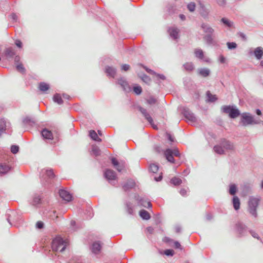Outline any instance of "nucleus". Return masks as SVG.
<instances>
[{
  "label": "nucleus",
  "mask_w": 263,
  "mask_h": 263,
  "mask_svg": "<svg viewBox=\"0 0 263 263\" xmlns=\"http://www.w3.org/2000/svg\"><path fill=\"white\" fill-rule=\"evenodd\" d=\"M40 175L42 184L45 188L50 190L54 186H56L57 188L59 186H60V183H55L57 179L53 169L51 168L42 169Z\"/></svg>",
  "instance_id": "f257e3e1"
},
{
  "label": "nucleus",
  "mask_w": 263,
  "mask_h": 263,
  "mask_svg": "<svg viewBox=\"0 0 263 263\" xmlns=\"http://www.w3.org/2000/svg\"><path fill=\"white\" fill-rule=\"evenodd\" d=\"M52 250L56 253H62L66 249V240L58 235L53 238L51 242Z\"/></svg>",
  "instance_id": "f03ea898"
},
{
  "label": "nucleus",
  "mask_w": 263,
  "mask_h": 263,
  "mask_svg": "<svg viewBox=\"0 0 263 263\" xmlns=\"http://www.w3.org/2000/svg\"><path fill=\"white\" fill-rule=\"evenodd\" d=\"M260 200L259 197H250L248 201V211L254 217H257V209Z\"/></svg>",
  "instance_id": "7ed1b4c3"
},
{
  "label": "nucleus",
  "mask_w": 263,
  "mask_h": 263,
  "mask_svg": "<svg viewBox=\"0 0 263 263\" xmlns=\"http://www.w3.org/2000/svg\"><path fill=\"white\" fill-rule=\"evenodd\" d=\"M223 112L228 114L231 118H236L240 115L239 110L234 106H223L221 107Z\"/></svg>",
  "instance_id": "20e7f679"
},
{
  "label": "nucleus",
  "mask_w": 263,
  "mask_h": 263,
  "mask_svg": "<svg viewBox=\"0 0 263 263\" xmlns=\"http://www.w3.org/2000/svg\"><path fill=\"white\" fill-rule=\"evenodd\" d=\"M240 123L244 126L249 125L255 124L257 122L254 120V117L250 114L244 112L241 115Z\"/></svg>",
  "instance_id": "39448f33"
},
{
  "label": "nucleus",
  "mask_w": 263,
  "mask_h": 263,
  "mask_svg": "<svg viewBox=\"0 0 263 263\" xmlns=\"http://www.w3.org/2000/svg\"><path fill=\"white\" fill-rule=\"evenodd\" d=\"M164 156L168 162L174 163L175 162V160L174 158V156L176 157H179L180 154L178 149L175 148L173 149H171L170 148H167L164 152Z\"/></svg>",
  "instance_id": "423d86ee"
},
{
  "label": "nucleus",
  "mask_w": 263,
  "mask_h": 263,
  "mask_svg": "<svg viewBox=\"0 0 263 263\" xmlns=\"http://www.w3.org/2000/svg\"><path fill=\"white\" fill-rule=\"evenodd\" d=\"M182 112L184 117L188 122L192 124L196 123L197 118L194 116V114L192 113L188 108H184Z\"/></svg>",
  "instance_id": "0eeeda50"
},
{
  "label": "nucleus",
  "mask_w": 263,
  "mask_h": 263,
  "mask_svg": "<svg viewBox=\"0 0 263 263\" xmlns=\"http://www.w3.org/2000/svg\"><path fill=\"white\" fill-rule=\"evenodd\" d=\"M10 213H7V221L9 222V223L12 226V222H16L17 221H18V216H17V214L16 213V212L15 211H10Z\"/></svg>",
  "instance_id": "6e6552de"
},
{
  "label": "nucleus",
  "mask_w": 263,
  "mask_h": 263,
  "mask_svg": "<svg viewBox=\"0 0 263 263\" xmlns=\"http://www.w3.org/2000/svg\"><path fill=\"white\" fill-rule=\"evenodd\" d=\"M220 144L222 146L223 149L226 151H233L234 150V145L229 141L226 139L221 140Z\"/></svg>",
  "instance_id": "1a4fd4ad"
},
{
  "label": "nucleus",
  "mask_w": 263,
  "mask_h": 263,
  "mask_svg": "<svg viewBox=\"0 0 263 263\" xmlns=\"http://www.w3.org/2000/svg\"><path fill=\"white\" fill-rule=\"evenodd\" d=\"M138 110L141 112L147 121L151 124L153 125V119L150 115L147 112L146 109L139 106L137 107Z\"/></svg>",
  "instance_id": "9d476101"
},
{
  "label": "nucleus",
  "mask_w": 263,
  "mask_h": 263,
  "mask_svg": "<svg viewBox=\"0 0 263 263\" xmlns=\"http://www.w3.org/2000/svg\"><path fill=\"white\" fill-rule=\"evenodd\" d=\"M41 134L44 139L52 140L53 139V134L51 131L46 128L42 130Z\"/></svg>",
  "instance_id": "9b49d317"
},
{
  "label": "nucleus",
  "mask_w": 263,
  "mask_h": 263,
  "mask_svg": "<svg viewBox=\"0 0 263 263\" xmlns=\"http://www.w3.org/2000/svg\"><path fill=\"white\" fill-rule=\"evenodd\" d=\"M104 176L108 180H113L116 179V173L110 169L105 170L104 173Z\"/></svg>",
  "instance_id": "f8f14e48"
},
{
  "label": "nucleus",
  "mask_w": 263,
  "mask_h": 263,
  "mask_svg": "<svg viewBox=\"0 0 263 263\" xmlns=\"http://www.w3.org/2000/svg\"><path fill=\"white\" fill-rule=\"evenodd\" d=\"M4 54L7 59H12L15 55V52L11 47L6 48L4 51Z\"/></svg>",
  "instance_id": "ddd939ff"
},
{
  "label": "nucleus",
  "mask_w": 263,
  "mask_h": 263,
  "mask_svg": "<svg viewBox=\"0 0 263 263\" xmlns=\"http://www.w3.org/2000/svg\"><path fill=\"white\" fill-rule=\"evenodd\" d=\"M170 35L174 40H177L179 38V30L176 27H171L168 30Z\"/></svg>",
  "instance_id": "4468645a"
},
{
  "label": "nucleus",
  "mask_w": 263,
  "mask_h": 263,
  "mask_svg": "<svg viewBox=\"0 0 263 263\" xmlns=\"http://www.w3.org/2000/svg\"><path fill=\"white\" fill-rule=\"evenodd\" d=\"M201 27L206 34H214V29L209 25L203 23L201 25Z\"/></svg>",
  "instance_id": "2eb2a0df"
},
{
  "label": "nucleus",
  "mask_w": 263,
  "mask_h": 263,
  "mask_svg": "<svg viewBox=\"0 0 263 263\" xmlns=\"http://www.w3.org/2000/svg\"><path fill=\"white\" fill-rule=\"evenodd\" d=\"M135 186V183L132 179L128 180L122 186V188L125 191L129 190Z\"/></svg>",
  "instance_id": "dca6fc26"
},
{
  "label": "nucleus",
  "mask_w": 263,
  "mask_h": 263,
  "mask_svg": "<svg viewBox=\"0 0 263 263\" xmlns=\"http://www.w3.org/2000/svg\"><path fill=\"white\" fill-rule=\"evenodd\" d=\"M139 65L143 67L149 74L156 75L158 78L161 79L163 80L165 79V77L164 75L156 73L153 70L147 68V67L145 66L142 64H139Z\"/></svg>",
  "instance_id": "f3484780"
},
{
  "label": "nucleus",
  "mask_w": 263,
  "mask_h": 263,
  "mask_svg": "<svg viewBox=\"0 0 263 263\" xmlns=\"http://www.w3.org/2000/svg\"><path fill=\"white\" fill-rule=\"evenodd\" d=\"M102 246L100 241H96L92 245V252L95 254H98L101 250Z\"/></svg>",
  "instance_id": "a211bd4d"
},
{
  "label": "nucleus",
  "mask_w": 263,
  "mask_h": 263,
  "mask_svg": "<svg viewBox=\"0 0 263 263\" xmlns=\"http://www.w3.org/2000/svg\"><path fill=\"white\" fill-rule=\"evenodd\" d=\"M38 88L42 92L45 93L50 88V85L46 82H40L39 84Z\"/></svg>",
  "instance_id": "6ab92c4d"
},
{
  "label": "nucleus",
  "mask_w": 263,
  "mask_h": 263,
  "mask_svg": "<svg viewBox=\"0 0 263 263\" xmlns=\"http://www.w3.org/2000/svg\"><path fill=\"white\" fill-rule=\"evenodd\" d=\"M137 200L138 201L139 204L142 206L147 208L152 207V204L151 202L147 201L143 198L139 197L137 198Z\"/></svg>",
  "instance_id": "aec40b11"
},
{
  "label": "nucleus",
  "mask_w": 263,
  "mask_h": 263,
  "mask_svg": "<svg viewBox=\"0 0 263 263\" xmlns=\"http://www.w3.org/2000/svg\"><path fill=\"white\" fill-rule=\"evenodd\" d=\"M254 53L257 59L260 60L263 55V49L261 47L256 48L254 51Z\"/></svg>",
  "instance_id": "412c9836"
},
{
  "label": "nucleus",
  "mask_w": 263,
  "mask_h": 263,
  "mask_svg": "<svg viewBox=\"0 0 263 263\" xmlns=\"http://www.w3.org/2000/svg\"><path fill=\"white\" fill-rule=\"evenodd\" d=\"M111 163L119 172H121L124 168L123 165L120 164L118 160L115 158H112L111 159Z\"/></svg>",
  "instance_id": "4be33fe9"
},
{
  "label": "nucleus",
  "mask_w": 263,
  "mask_h": 263,
  "mask_svg": "<svg viewBox=\"0 0 263 263\" xmlns=\"http://www.w3.org/2000/svg\"><path fill=\"white\" fill-rule=\"evenodd\" d=\"M10 168L9 165L6 164H2L0 165V174L1 175H5L10 170Z\"/></svg>",
  "instance_id": "5701e85b"
},
{
  "label": "nucleus",
  "mask_w": 263,
  "mask_h": 263,
  "mask_svg": "<svg viewBox=\"0 0 263 263\" xmlns=\"http://www.w3.org/2000/svg\"><path fill=\"white\" fill-rule=\"evenodd\" d=\"M199 75L203 77H207L210 74V70L208 68H200L198 70Z\"/></svg>",
  "instance_id": "b1692460"
},
{
  "label": "nucleus",
  "mask_w": 263,
  "mask_h": 263,
  "mask_svg": "<svg viewBox=\"0 0 263 263\" xmlns=\"http://www.w3.org/2000/svg\"><path fill=\"white\" fill-rule=\"evenodd\" d=\"M214 151L219 155H223L225 154V151L223 149L221 144L216 145L213 147Z\"/></svg>",
  "instance_id": "393cba45"
},
{
  "label": "nucleus",
  "mask_w": 263,
  "mask_h": 263,
  "mask_svg": "<svg viewBox=\"0 0 263 263\" xmlns=\"http://www.w3.org/2000/svg\"><path fill=\"white\" fill-rule=\"evenodd\" d=\"M56 196H59L62 200L66 201V189L64 187L60 189Z\"/></svg>",
  "instance_id": "a878e982"
},
{
  "label": "nucleus",
  "mask_w": 263,
  "mask_h": 263,
  "mask_svg": "<svg viewBox=\"0 0 263 263\" xmlns=\"http://www.w3.org/2000/svg\"><path fill=\"white\" fill-rule=\"evenodd\" d=\"M105 71L109 76H110L111 77H114L116 73V69L112 67H106L105 69Z\"/></svg>",
  "instance_id": "bb28decb"
},
{
  "label": "nucleus",
  "mask_w": 263,
  "mask_h": 263,
  "mask_svg": "<svg viewBox=\"0 0 263 263\" xmlns=\"http://www.w3.org/2000/svg\"><path fill=\"white\" fill-rule=\"evenodd\" d=\"M53 101L59 105L63 103V100L59 93H55L53 96Z\"/></svg>",
  "instance_id": "cd10ccee"
},
{
  "label": "nucleus",
  "mask_w": 263,
  "mask_h": 263,
  "mask_svg": "<svg viewBox=\"0 0 263 263\" xmlns=\"http://www.w3.org/2000/svg\"><path fill=\"white\" fill-rule=\"evenodd\" d=\"M240 200L238 197L234 196L233 198V205L235 210H238L240 208Z\"/></svg>",
  "instance_id": "c85d7f7f"
},
{
  "label": "nucleus",
  "mask_w": 263,
  "mask_h": 263,
  "mask_svg": "<svg viewBox=\"0 0 263 263\" xmlns=\"http://www.w3.org/2000/svg\"><path fill=\"white\" fill-rule=\"evenodd\" d=\"M89 136L90 138L95 141L98 142H101V139L98 137L97 134L93 130H91L89 131Z\"/></svg>",
  "instance_id": "c756f323"
},
{
  "label": "nucleus",
  "mask_w": 263,
  "mask_h": 263,
  "mask_svg": "<svg viewBox=\"0 0 263 263\" xmlns=\"http://www.w3.org/2000/svg\"><path fill=\"white\" fill-rule=\"evenodd\" d=\"M214 34H206L204 37V40L208 44H212L213 43V37L214 36Z\"/></svg>",
  "instance_id": "7c9ffc66"
},
{
  "label": "nucleus",
  "mask_w": 263,
  "mask_h": 263,
  "mask_svg": "<svg viewBox=\"0 0 263 263\" xmlns=\"http://www.w3.org/2000/svg\"><path fill=\"white\" fill-rule=\"evenodd\" d=\"M140 216L142 219L145 220H148L151 218L148 212L144 210H142L140 211Z\"/></svg>",
  "instance_id": "2f4dec72"
},
{
  "label": "nucleus",
  "mask_w": 263,
  "mask_h": 263,
  "mask_svg": "<svg viewBox=\"0 0 263 263\" xmlns=\"http://www.w3.org/2000/svg\"><path fill=\"white\" fill-rule=\"evenodd\" d=\"M194 53L196 58L200 59H203L204 54L203 51L200 49H195Z\"/></svg>",
  "instance_id": "473e14b6"
},
{
  "label": "nucleus",
  "mask_w": 263,
  "mask_h": 263,
  "mask_svg": "<svg viewBox=\"0 0 263 263\" xmlns=\"http://www.w3.org/2000/svg\"><path fill=\"white\" fill-rule=\"evenodd\" d=\"M220 21L227 27L231 28L233 26V22L226 17L222 18Z\"/></svg>",
  "instance_id": "72a5a7b5"
},
{
  "label": "nucleus",
  "mask_w": 263,
  "mask_h": 263,
  "mask_svg": "<svg viewBox=\"0 0 263 263\" xmlns=\"http://www.w3.org/2000/svg\"><path fill=\"white\" fill-rule=\"evenodd\" d=\"M41 197L39 195H35L33 198L32 204L34 206L37 205L41 203Z\"/></svg>",
  "instance_id": "f704fd0d"
},
{
  "label": "nucleus",
  "mask_w": 263,
  "mask_h": 263,
  "mask_svg": "<svg viewBox=\"0 0 263 263\" xmlns=\"http://www.w3.org/2000/svg\"><path fill=\"white\" fill-rule=\"evenodd\" d=\"M15 66L16 69L18 72H21L22 74H24L26 73V69L24 67L22 63L16 64V65Z\"/></svg>",
  "instance_id": "c9c22d12"
},
{
  "label": "nucleus",
  "mask_w": 263,
  "mask_h": 263,
  "mask_svg": "<svg viewBox=\"0 0 263 263\" xmlns=\"http://www.w3.org/2000/svg\"><path fill=\"white\" fill-rule=\"evenodd\" d=\"M184 69L187 71H192L194 69V65L192 63H186L184 64Z\"/></svg>",
  "instance_id": "e433bc0d"
},
{
  "label": "nucleus",
  "mask_w": 263,
  "mask_h": 263,
  "mask_svg": "<svg viewBox=\"0 0 263 263\" xmlns=\"http://www.w3.org/2000/svg\"><path fill=\"white\" fill-rule=\"evenodd\" d=\"M182 180L178 177H174L171 180V182L174 185H179L182 183Z\"/></svg>",
  "instance_id": "4c0bfd02"
},
{
  "label": "nucleus",
  "mask_w": 263,
  "mask_h": 263,
  "mask_svg": "<svg viewBox=\"0 0 263 263\" xmlns=\"http://www.w3.org/2000/svg\"><path fill=\"white\" fill-rule=\"evenodd\" d=\"M206 96L208 98V101L209 102H213L217 100V98H216L215 95H212L210 91H208L206 92Z\"/></svg>",
  "instance_id": "58836bf2"
},
{
  "label": "nucleus",
  "mask_w": 263,
  "mask_h": 263,
  "mask_svg": "<svg viewBox=\"0 0 263 263\" xmlns=\"http://www.w3.org/2000/svg\"><path fill=\"white\" fill-rule=\"evenodd\" d=\"M245 226L242 223H238L236 224L237 231L240 234H242L243 231L245 230Z\"/></svg>",
  "instance_id": "ea45409f"
},
{
  "label": "nucleus",
  "mask_w": 263,
  "mask_h": 263,
  "mask_svg": "<svg viewBox=\"0 0 263 263\" xmlns=\"http://www.w3.org/2000/svg\"><path fill=\"white\" fill-rule=\"evenodd\" d=\"M118 84L120 85L124 90H126L128 88V85L126 81L123 79H120L118 80Z\"/></svg>",
  "instance_id": "a19ab883"
},
{
  "label": "nucleus",
  "mask_w": 263,
  "mask_h": 263,
  "mask_svg": "<svg viewBox=\"0 0 263 263\" xmlns=\"http://www.w3.org/2000/svg\"><path fill=\"white\" fill-rule=\"evenodd\" d=\"M237 192V187L235 184H231L230 185V189H229V193L232 195H234L236 194Z\"/></svg>",
  "instance_id": "79ce46f5"
},
{
  "label": "nucleus",
  "mask_w": 263,
  "mask_h": 263,
  "mask_svg": "<svg viewBox=\"0 0 263 263\" xmlns=\"http://www.w3.org/2000/svg\"><path fill=\"white\" fill-rule=\"evenodd\" d=\"M91 151L93 154H94L95 156H99L100 154V150L99 148L97 146L93 145L92 146Z\"/></svg>",
  "instance_id": "37998d69"
},
{
  "label": "nucleus",
  "mask_w": 263,
  "mask_h": 263,
  "mask_svg": "<svg viewBox=\"0 0 263 263\" xmlns=\"http://www.w3.org/2000/svg\"><path fill=\"white\" fill-rule=\"evenodd\" d=\"M158 169L159 167L156 164H152L149 166V171L153 173H157L158 171Z\"/></svg>",
  "instance_id": "c03bdc74"
},
{
  "label": "nucleus",
  "mask_w": 263,
  "mask_h": 263,
  "mask_svg": "<svg viewBox=\"0 0 263 263\" xmlns=\"http://www.w3.org/2000/svg\"><path fill=\"white\" fill-rule=\"evenodd\" d=\"M20 149V147L17 145H12L11 146L10 150L12 153L13 154H17Z\"/></svg>",
  "instance_id": "a18cd8bd"
},
{
  "label": "nucleus",
  "mask_w": 263,
  "mask_h": 263,
  "mask_svg": "<svg viewBox=\"0 0 263 263\" xmlns=\"http://www.w3.org/2000/svg\"><path fill=\"white\" fill-rule=\"evenodd\" d=\"M195 3L194 2H191L187 6V9L190 12H194L195 9Z\"/></svg>",
  "instance_id": "49530a36"
},
{
  "label": "nucleus",
  "mask_w": 263,
  "mask_h": 263,
  "mask_svg": "<svg viewBox=\"0 0 263 263\" xmlns=\"http://www.w3.org/2000/svg\"><path fill=\"white\" fill-rule=\"evenodd\" d=\"M140 78L144 82L146 83H149L151 81V78L145 74H143L142 76H141Z\"/></svg>",
  "instance_id": "de8ad7c7"
},
{
  "label": "nucleus",
  "mask_w": 263,
  "mask_h": 263,
  "mask_svg": "<svg viewBox=\"0 0 263 263\" xmlns=\"http://www.w3.org/2000/svg\"><path fill=\"white\" fill-rule=\"evenodd\" d=\"M147 104L149 105H153L156 103L157 100L154 97H151L146 100Z\"/></svg>",
  "instance_id": "09e8293b"
},
{
  "label": "nucleus",
  "mask_w": 263,
  "mask_h": 263,
  "mask_svg": "<svg viewBox=\"0 0 263 263\" xmlns=\"http://www.w3.org/2000/svg\"><path fill=\"white\" fill-rule=\"evenodd\" d=\"M249 232L252 237H253L257 239L258 240H259L261 242H262V240H261L260 237L259 236L258 234L256 232H255L254 231L252 230H250Z\"/></svg>",
  "instance_id": "8fccbe9b"
},
{
  "label": "nucleus",
  "mask_w": 263,
  "mask_h": 263,
  "mask_svg": "<svg viewBox=\"0 0 263 263\" xmlns=\"http://www.w3.org/2000/svg\"><path fill=\"white\" fill-rule=\"evenodd\" d=\"M134 92L137 95H140L142 92V88L140 86H136L133 88Z\"/></svg>",
  "instance_id": "3c124183"
},
{
  "label": "nucleus",
  "mask_w": 263,
  "mask_h": 263,
  "mask_svg": "<svg viewBox=\"0 0 263 263\" xmlns=\"http://www.w3.org/2000/svg\"><path fill=\"white\" fill-rule=\"evenodd\" d=\"M227 45L229 49H234L237 47V44L234 42H228Z\"/></svg>",
  "instance_id": "603ef678"
},
{
  "label": "nucleus",
  "mask_w": 263,
  "mask_h": 263,
  "mask_svg": "<svg viewBox=\"0 0 263 263\" xmlns=\"http://www.w3.org/2000/svg\"><path fill=\"white\" fill-rule=\"evenodd\" d=\"M216 3L220 7H224L226 5V0H215Z\"/></svg>",
  "instance_id": "864d4df0"
},
{
  "label": "nucleus",
  "mask_w": 263,
  "mask_h": 263,
  "mask_svg": "<svg viewBox=\"0 0 263 263\" xmlns=\"http://www.w3.org/2000/svg\"><path fill=\"white\" fill-rule=\"evenodd\" d=\"M9 16L13 22H17L18 16L15 13H12Z\"/></svg>",
  "instance_id": "5fc2aeb1"
},
{
  "label": "nucleus",
  "mask_w": 263,
  "mask_h": 263,
  "mask_svg": "<svg viewBox=\"0 0 263 263\" xmlns=\"http://www.w3.org/2000/svg\"><path fill=\"white\" fill-rule=\"evenodd\" d=\"M126 208H127V211L128 214L132 215L134 213V210L131 206V204L130 203H127L126 204Z\"/></svg>",
  "instance_id": "6e6d98bb"
},
{
  "label": "nucleus",
  "mask_w": 263,
  "mask_h": 263,
  "mask_svg": "<svg viewBox=\"0 0 263 263\" xmlns=\"http://www.w3.org/2000/svg\"><path fill=\"white\" fill-rule=\"evenodd\" d=\"M44 224L41 221H38L35 224L36 228L39 230L42 229L44 228Z\"/></svg>",
  "instance_id": "4d7b16f0"
},
{
  "label": "nucleus",
  "mask_w": 263,
  "mask_h": 263,
  "mask_svg": "<svg viewBox=\"0 0 263 263\" xmlns=\"http://www.w3.org/2000/svg\"><path fill=\"white\" fill-rule=\"evenodd\" d=\"M32 121L31 119L29 117H26L23 119V123L24 124L30 125Z\"/></svg>",
  "instance_id": "13d9d810"
},
{
  "label": "nucleus",
  "mask_w": 263,
  "mask_h": 263,
  "mask_svg": "<svg viewBox=\"0 0 263 263\" xmlns=\"http://www.w3.org/2000/svg\"><path fill=\"white\" fill-rule=\"evenodd\" d=\"M164 254L167 256H172L174 254V251L171 249L166 250L164 251Z\"/></svg>",
  "instance_id": "bf43d9fd"
},
{
  "label": "nucleus",
  "mask_w": 263,
  "mask_h": 263,
  "mask_svg": "<svg viewBox=\"0 0 263 263\" xmlns=\"http://www.w3.org/2000/svg\"><path fill=\"white\" fill-rule=\"evenodd\" d=\"M15 45L19 48H21L23 47V43L20 40H16L15 41Z\"/></svg>",
  "instance_id": "052dcab7"
},
{
  "label": "nucleus",
  "mask_w": 263,
  "mask_h": 263,
  "mask_svg": "<svg viewBox=\"0 0 263 263\" xmlns=\"http://www.w3.org/2000/svg\"><path fill=\"white\" fill-rule=\"evenodd\" d=\"M173 243H174V247H175V248L179 249L180 250H182V248L181 247V246L178 241H174Z\"/></svg>",
  "instance_id": "680f3d73"
},
{
  "label": "nucleus",
  "mask_w": 263,
  "mask_h": 263,
  "mask_svg": "<svg viewBox=\"0 0 263 263\" xmlns=\"http://www.w3.org/2000/svg\"><path fill=\"white\" fill-rule=\"evenodd\" d=\"M13 58H14V63H15V65H16V64L21 63L20 62L21 58H20V57L19 55L15 54V56L13 57Z\"/></svg>",
  "instance_id": "e2e57ef3"
},
{
  "label": "nucleus",
  "mask_w": 263,
  "mask_h": 263,
  "mask_svg": "<svg viewBox=\"0 0 263 263\" xmlns=\"http://www.w3.org/2000/svg\"><path fill=\"white\" fill-rule=\"evenodd\" d=\"M73 198L71 194H70L69 192H67V202L71 201L73 200Z\"/></svg>",
  "instance_id": "0e129e2a"
},
{
  "label": "nucleus",
  "mask_w": 263,
  "mask_h": 263,
  "mask_svg": "<svg viewBox=\"0 0 263 263\" xmlns=\"http://www.w3.org/2000/svg\"><path fill=\"white\" fill-rule=\"evenodd\" d=\"M130 66L129 65L127 64H123L121 66V69L124 71H127L129 69Z\"/></svg>",
  "instance_id": "69168bd1"
},
{
  "label": "nucleus",
  "mask_w": 263,
  "mask_h": 263,
  "mask_svg": "<svg viewBox=\"0 0 263 263\" xmlns=\"http://www.w3.org/2000/svg\"><path fill=\"white\" fill-rule=\"evenodd\" d=\"M163 241L169 244H171V243L174 242L173 239L167 237H165L163 238Z\"/></svg>",
  "instance_id": "338daca9"
},
{
  "label": "nucleus",
  "mask_w": 263,
  "mask_h": 263,
  "mask_svg": "<svg viewBox=\"0 0 263 263\" xmlns=\"http://www.w3.org/2000/svg\"><path fill=\"white\" fill-rule=\"evenodd\" d=\"M166 136H167L168 140L171 142H173L174 141V138H173L170 133L166 132Z\"/></svg>",
  "instance_id": "774afa93"
}]
</instances>
